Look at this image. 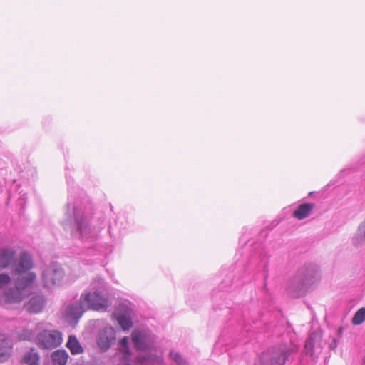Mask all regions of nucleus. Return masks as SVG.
<instances>
[{
    "mask_svg": "<svg viewBox=\"0 0 365 365\" xmlns=\"http://www.w3.org/2000/svg\"><path fill=\"white\" fill-rule=\"evenodd\" d=\"M170 357L177 365H189L187 360L178 352L171 351Z\"/></svg>",
    "mask_w": 365,
    "mask_h": 365,
    "instance_id": "27",
    "label": "nucleus"
},
{
    "mask_svg": "<svg viewBox=\"0 0 365 365\" xmlns=\"http://www.w3.org/2000/svg\"><path fill=\"white\" fill-rule=\"evenodd\" d=\"M16 258V250L10 247L0 248V270L11 267Z\"/></svg>",
    "mask_w": 365,
    "mask_h": 365,
    "instance_id": "17",
    "label": "nucleus"
},
{
    "mask_svg": "<svg viewBox=\"0 0 365 365\" xmlns=\"http://www.w3.org/2000/svg\"><path fill=\"white\" fill-rule=\"evenodd\" d=\"M46 304V299L43 295L33 296L26 304V309L30 313H38L42 311Z\"/></svg>",
    "mask_w": 365,
    "mask_h": 365,
    "instance_id": "20",
    "label": "nucleus"
},
{
    "mask_svg": "<svg viewBox=\"0 0 365 365\" xmlns=\"http://www.w3.org/2000/svg\"><path fill=\"white\" fill-rule=\"evenodd\" d=\"M42 324H36L34 329H24L19 334L20 340L34 341L41 349H52L59 346L62 333L58 330L42 329Z\"/></svg>",
    "mask_w": 365,
    "mask_h": 365,
    "instance_id": "3",
    "label": "nucleus"
},
{
    "mask_svg": "<svg viewBox=\"0 0 365 365\" xmlns=\"http://www.w3.org/2000/svg\"><path fill=\"white\" fill-rule=\"evenodd\" d=\"M343 331H344V329H343V328H342V327H339V328L338 329L337 332H338V334H339V336H341V335L342 334Z\"/></svg>",
    "mask_w": 365,
    "mask_h": 365,
    "instance_id": "33",
    "label": "nucleus"
},
{
    "mask_svg": "<svg viewBox=\"0 0 365 365\" xmlns=\"http://www.w3.org/2000/svg\"><path fill=\"white\" fill-rule=\"evenodd\" d=\"M225 307L229 309L227 312L233 313L235 317H237L238 312L240 311L242 318L240 319V323H242L240 334L242 335V338L245 337L247 335L248 337L252 336L256 329H261V330H258L259 332H267L269 331L271 325L266 323L264 319L258 322L252 319L254 313L251 312L250 309L240 308L239 307L232 308L228 307L227 305Z\"/></svg>",
    "mask_w": 365,
    "mask_h": 365,
    "instance_id": "6",
    "label": "nucleus"
},
{
    "mask_svg": "<svg viewBox=\"0 0 365 365\" xmlns=\"http://www.w3.org/2000/svg\"><path fill=\"white\" fill-rule=\"evenodd\" d=\"M105 288V282L101 277H96L91 284L92 291H86L81 299L86 309L97 311H106L110 307L108 299L102 294V290Z\"/></svg>",
    "mask_w": 365,
    "mask_h": 365,
    "instance_id": "5",
    "label": "nucleus"
},
{
    "mask_svg": "<svg viewBox=\"0 0 365 365\" xmlns=\"http://www.w3.org/2000/svg\"><path fill=\"white\" fill-rule=\"evenodd\" d=\"M25 295V293L22 292L16 287L14 288H9L4 292L0 302L4 305L11 303H18L23 301Z\"/></svg>",
    "mask_w": 365,
    "mask_h": 365,
    "instance_id": "15",
    "label": "nucleus"
},
{
    "mask_svg": "<svg viewBox=\"0 0 365 365\" xmlns=\"http://www.w3.org/2000/svg\"><path fill=\"white\" fill-rule=\"evenodd\" d=\"M119 344L120 346V351L123 353V358L128 361L130 359L131 356V351L129 347V340L127 336H124L119 341Z\"/></svg>",
    "mask_w": 365,
    "mask_h": 365,
    "instance_id": "26",
    "label": "nucleus"
},
{
    "mask_svg": "<svg viewBox=\"0 0 365 365\" xmlns=\"http://www.w3.org/2000/svg\"><path fill=\"white\" fill-rule=\"evenodd\" d=\"M337 347V341L336 339H333L331 342L329 344V348L332 350L336 349Z\"/></svg>",
    "mask_w": 365,
    "mask_h": 365,
    "instance_id": "32",
    "label": "nucleus"
},
{
    "mask_svg": "<svg viewBox=\"0 0 365 365\" xmlns=\"http://www.w3.org/2000/svg\"><path fill=\"white\" fill-rule=\"evenodd\" d=\"M365 321V307L360 308L354 314L352 318V323L354 325H359Z\"/></svg>",
    "mask_w": 365,
    "mask_h": 365,
    "instance_id": "28",
    "label": "nucleus"
},
{
    "mask_svg": "<svg viewBox=\"0 0 365 365\" xmlns=\"http://www.w3.org/2000/svg\"><path fill=\"white\" fill-rule=\"evenodd\" d=\"M352 244L356 248L365 245V220L359 225L356 232L353 236Z\"/></svg>",
    "mask_w": 365,
    "mask_h": 365,
    "instance_id": "21",
    "label": "nucleus"
},
{
    "mask_svg": "<svg viewBox=\"0 0 365 365\" xmlns=\"http://www.w3.org/2000/svg\"><path fill=\"white\" fill-rule=\"evenodd\" d=\"M138 360L141 363H150L151 357L148 355H139L138 356Z\"/></svg>",
    "mask_w": 365,
    "mask_h": 365,
    "instance_id": "31",
    "label": "nucleus"
},
{
    "mask_svg": "<svg viewBox=\"0 0 365 365\" xmlns=\"http://www.w3.org/2000/svg\"><path fill=\"white\" fill-rule=\"evenodd\" d=\"M12 345L9 338L0 333V362L6 361L11 355Z\"/></svg>",
    "mask_w": 365,
    "mask_h": 365,
    "instance_id": "19",
    "label": "nucleus"
},
{
    "mask_svg": "<svg viewBox=\"0 0 365 365\" xmlns=\"http://www.w3.org/2000/svg\"><path fill=\"white\" fill-rule=\"evenodd\" d=\"M293 351L294 349L287 344L274 346L259 354L255 365H284Z\"/></svg>",
    "mask_w": 365,
    "mask_h": 365,
    "instance_id": "7",
    "label": "nucleus"
},
{
    "mask_svg": "<svg viewBox=\"0 0 365 365\" xmlns=\"http://www.w3.org/2000/svg\"><path fill=\"white\" fill-rule=\"evenodd\" d=\"M242 343H244V344H246V343H247V341H243L242 339Z\"/></svg>",
    "mask_w": 365,
    "mask_h": 365,
    "instance_id": "35",
    "label": "nucleus"
},
{
    "mask_svg": "<svg viewBox=\"0 0 365 365\" xmlns=\"http://www.w3.org/2000/svg\"><path fill=\"white\" fill-rule=\"evenodd\" d=\"M68 185V202L65 211L64 225L71 230V236L83 244L76 258L85 264L94 263L89 258L101 255L105 247L98 242L100 232L106 227V217L101 212L96 211L94 206L86 192L73 185V179L66 173Z\"/></svg>",
    "mask_w": 365,
    "mask_h": 365,
    "instance_id": "1",
    "label": "nucleus"
},
{
    "mask_svg": "<svg viewBox=\"0 0 365 365\" xmlns=\"http://www.w3.org/2000/svg\"><path fill=\"white\" fill-rule=\"evenodd\" d=\"M131 340L137 351H148L153 346L155 338L148 330L135 329L131 333Z\"/></svg>",
    "mask_w": 365,
    "mask_h": 365,
    "instance_id": "10",
    "label": "nucleus"
},
{
    "mask_svg": "<svg viewBox=\"0 0 365 365\" xmlns=\"http://www.w3.org/2000/svg\"><path fill=\"white\" fill-rule=\"evenodd\" d=\"M133 310L125 305H120L116 314V319L123 331H129L133 326Z\"/></svg>",
    "mask_w": 365,
    "mask_h": 365,
    "instance_id": "13",
    "label": "nucleus"
},
{
    "mask_svg": "<svg viewBox=\"0 0 365 365\" xmlns=\"http://www.w3.org/2000/svg\"><path fill=\"white\" fill-rule=\"evenodd\" d=\"M363 364L365 365V357L363 359Z\"/></svg>",
    "mask_w": 365,
    "mask_h": 365,
    "instance_id": "34",
    "label": "nucleus"
},
{
    "mask_svg": "<svg viewBox=\"0 0 365 365\" xmlns=\"http://www.w3.org/2000/svg\"><path fill=\"white\" fill-rule=\"evenodd\" d=\"M314 207L312 203H303L294 212L293 216L297 220H303L310 215Z\"/></svg>",
    "mask_w": 365,
    "mask_h": 365,
    "instance_id": "23",
    "label": "nucleus"
},
{
    "mask_svg": "<svg viewBox=\"0 0 365 365\" xmlns=\"http://www.w3.org/2000/svg\"><path fill=\"white\" fill-rule=\"evenodd\" d=\"M314 336L313 334H310L304 344V349L307 354L310 355L311 356H314Z\"/></svg>",
    "mask_w": 365,
    "mask_h": 365,
    "instance_id": "29",
    "label": "nucleus"
},
{
    "mask_svg": "<svg viewBox=\"0 0 365 365\" xmlns=\"http://www.w3.org/2000/svg\"><path fill=\"white\" fill-rule=\"evenodd\" d=\"M11 282V277L8 274H0V289Z\"/></svg>",
    "mask_w": 365,
    "mask_h": 365,
    "instance_id": "30",
    "label": "nucleus"
},
{
    "mask_svg": "<svg viewBox=\"0 0 365 365\" xmlns=\"http://www.w3.org/2000/svg\"><path fill=\"white\" fill-rule=\"evenodd\" d=\"M36 279V274L34 272H29L24 276L18 277L15 281V286L24 293L33 287Z\"/></svg>",
    "mask_w": 365,
    "mask_h": 365,
    "instance_id": "18",
    "label": "nucleus"
},
{
    "mask_svg": "<svg viewBox=\"0 0 365 365\" xmlns=\"http://www.w3.org/2000/svg\"><path fill=\"white\" fill-rule=\"evenodd\" d=\"M40 356L34 348L25 353L23 362L27 365H39Z\"/></svg>",
    "mask_w": 365,
    "mask_h": 365,
    "instance_id": "25",
    "label": "nucleus"
},
{
    "mask_svg": "<svg viewBox=\"0 0 365 365\" xmlns=\"http://www.w3.org/2000/svg\"><path fill=\"white\" fill-rule=\"evenodd\" d=\"M34 267L31 255L28 252H22L17 260L14 259L12 265V272L15 275H20L31 270Z\"/></svg>",
    "mask_w": 365,
    "mask_h": 365,
    "instance_id": "11",
    "label": "nucleus"
},
{
    "mask_svg": "<svg viewBox=\"0 0 365 365\" xmlns=\"http://www.w3.org/2000/svg\"><path fill=\"white\" fill-rule=\"evenodd\" d=\"M21 187L22 185L16 180L14 181L13 185L9 191V200L10 201L15 199L16 195H19L16 200L18 205L21 206V208H24L26 202V192L22 189Z\"/></svg>",
    "mask_w": 365,
    "mask_h": 365,
    "instance_id": "16",
    "label": "nucleus"
},
{
    "mask_svg": "<svg viewBox=\"0 0 365 365\" xmlns=\"http://www.w3.org/2000/svg\"><path fill=\"white\" fill-rule=\"evenodd\" d=\"M86 310L85 304L80 298L78 302L73 303L66 307V319L70 324L74 325L78 323Z\"/></svg>",
    "mask_w": 365,
    "mask_h": 365,
    "instance_id": "12",
    "label": "nucleus"
},
{
    "mask_svg": "<svg viewBox=\"0 0 365 365\" xmlns=\"http://www.w3.org/2000/svg\"><path fill=\"white\" fill-rule=\"evenodd\" d=\"M53 365H66L69 358L68 354L64 349H58L51 354Z\"/></svg>",
    "mask_w": 365,
    "mask_h": 365,
    "instance_id": "24",
    "label": "nucleus"
},
{
    "mask_svg": "<svg viewBox=\"0 0 365 365\" xmlns=\"http://www.w3.org/2000/svg\"><path fill=\"white\" fill-rule=\"evenodd\" d=\"M240 242L243 243V246L237 250V255L242 256L244 260L241 263L237 262L234 267H223L221 269L220 273L223 279L218 288L213 289L212 292V299L215 303V309H224L222 304L217 303L219 292H222L220 298L224 300V292L228 291L232 286L237 287L244 283L258 279H262L264 287L267 286L270 257L268 251L261 242L254 239L247 240L246 237L242 236Z\"/></svg>",
    "mask_w": 365,
    "mask_h": 365,
    "instance_id": "2",
    "label": "nucleus"
},
{
    "mask_svg": "<svg viewBox=\"0 0 365 365\" xmlns=\"http://www.w3.org/2000/svg\"><path fill=\"white\" fill-rule=\"evenodd\" d=\"M66 346L73 355H78L83 353L84 349L75 335H70Z\"/></svg>",
    "mask_w": 365,
    "mask_h": 365,
    "instance_id": "22",
    "label": "nucleus"
},
{
    "mask_svg": "<svg viewBox=\"0 0 365 365\" xmlns=\"http://www.w3.org/2000/svg\"><path fill=\"white\" fill-rule=\"evenodd\" d=\"M70 275H66L63 267L57 262H52L42 273V281L45 287L61 286L64 282L73 280Z\"/></svg>",
    "mask_w": 365,
    "mask_h": 365,
    "instance_id": "8",
    "label": "nucleus"
},
{
    "mask_svg": "<svg viewBox=\"0 0 365 365\" xmlns=\"http://www.w3.org/2000/svg\"><path fill=\"white\" fill-rule=\"evenodd\" d=\"M115 340V332L113 327H106L98 334L97 344L103 351H107Z\"/></svg>",
    "mask_w": 365,
    "mask_h": 365,
    "instance_id": "14",
    "label": "nucleus"
},
{
    "mask_svg": "<svg viewBox=\"0 0 365 365\" xmlns=\"http://www.w3.org/2000/svg\"><path fill=\"white\" fill-rule=\"evenodd\" d=\"M130 227L127 216L125 214H119L110 220L108 232L110 238L118 240L128 233Z\"/></svg>",
    "mask_w": 365,
    "mask_h": 365,
    "instance_id": "9",
    "label": "nucleus"
},
{
    "mask_svg": "<svg viewBox=\"0 0 365 365\" xmlns=\"http://www.w3.org/2000/svg\"><path fill=\"white\" fill-rule=\"evenodd\" d=\"M319 277L317 265L309 264L301 267L289 285L290 294L296 298L302 297Z\"/></svg>",
    "mask_w": 365,
    "mask_h": 365,
    "instance_id": "4",
    "label": "nucleus"
}]
</instances>
